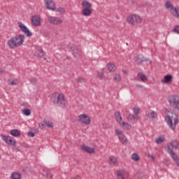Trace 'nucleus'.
Segmentation results:
<instances>
[{
    "label": "nucleus",
    "instance_id": "obj_12",
    "mask_svg": "<svg viewBox=\"0 0 179 179\" xmlns=\"http://www.w3.org/2000/svg\"><path fill=\"white\" fill-rule=\"evenodd\" d=\"M48 20L51 24H56L57 26L62 23V20L59 17H49Z\"/></svg>",
    "mask_w": 179,
    "mask_h": 179
},
{
    "label": "nucleus",
    "instance_id": "obj_2",
    "mask_svg": "<svg viewBox=\"0 0 179 179\" xmlns=\"http://www.w3.org/2000/svg\"><path fill=\"white\" fill-rule=\"evenodd\" d=\"M24 43V36L20 34L15 36H13L8 41L7 44L11 50L20 47Z\"/></svg>",
    "mask_w": 179,
    "mask_h": 179
},
{
    "label": "nucleus",
    "instance_id": "obj_22",
    "mask_svg": "<svg viewBox=\"0 0 179 179\" xmlns=\"http://www.w3.org/2000/svg\"><path fill=\"white\" fill-rule=\"evenodd\" d=\"M137 76L139 78V79H141V82H146L148 80L146 76L141 72L138 73Z\"/></svg>",
    "mask_w": 179,
    "mask_h": 179
},
{
    "label": "nucleus",
    "instance_id": "obj_49",
    "mask_svg": "<svg viewBox=\"0 0 179 179\" xmlns=\"http://www.w3.org/2000/svg\"><path fill=\"white\" fill-rule=\"evenodd\" d=\"M74 179H80V176H76L74 178Z\"/></svg>",
    "mask_w": 179,
    "mask_h": 179
},
{
    "label": "nucleus",
    "instance_id": "obj_1",
    "mask_svg": "<svg viewBox=\"0 0 179 179\" xmlns=\"http://www.w3.org/2000/svg\"><path fill=\"white\" fill-rule=\"evenodd\" d=\"M166 116H165V121L168 124L169 128H171L173 131L176 129V126L178 124V117L177 114L171 109L166 110Z\"/></svg>",
    "mask_w": 179,
    "mask_h": 179
},
{
    "label": "nucleus",
    "instance_id": "obj_23",
    "mask_svg": "<svg viewBox=\"0 0 179 179\" xmlns=\"http://www.w3.org/2000/svg\"><path fill=\"white\" fill-rule=\"evenodd\" d=\"M170 146H171L173 149H178L179 146V142L177 140H175L171 143H169Z\"/></svg>",
    "mask_w": 179,
    "mask_h": 179
},
{
    "label": "nucleus",
    "instance_id": "obj_40",
    "mask_svg": "<svg viewBox=\"0 0 179 179\" xmlns=\"http://www.w3.org/2000/svg\"><path fill=\"white\" fill-rule=\"evenodd\" d=\"M128 120L129 121H132V120H135V115H134L132 114L129 115Z\"/></svg>",
    "mask_w": 179,
    "mask_h": 179
},
{
    "label": "nucleus",
    "instance_id": "obj_35",
    "mask_svg": "<svg viewBox=\"0 0 179 179\" xmlns=\"http://www.w3.org/2000/svg\"><path fill=\"white\" fill-rule=\"evenodd\" d=\"M22 113H23V114H24V115H27V116H29L31 114L30 110H29L27 108H24L22 110Z\"/></svg>",
    "mask_w": 179,
    "mask_h": 179
},
{
    "label": "nucleus",
    "instance_id": "obj_15",
    "mask_svg": "<svg viewBox=\"0 0 179 179\" xmlns=\"http://www.w3.org/2000/svg\"><path fill=\"white\" fill-rule=\"evenodd\" d=\"M116 176L117 179H125L127 171L125 170H119L116 172Z\"/></svg>",
    "mask_w": 179,
    "mask_h": 179
},
{
    "label": "nucleus",
    "instance_id": "obj_37",
    "mask_svg": "<svg viewBox=\"0 0 179 179\" xmlns=\"http://www.w3.org/2000/svg\"><path fill=\"white\" fill-rule=\"evenodd\" d=\"M43 177H45V178L50 179L52 178V175L45 172V173H43Z\"/></svg>",
    "mask_w": 179,
    "mask_h": 179
},
{
    "label": "nucleus",
    "instance_id": "obj_9",
    "mask_svg": "<svg viewBox=\"0 0 179 179\" xmlns=\"http://www.w3.org/2000/svg\"><path fill=\"white\" fill-rule=\"evenodd\" d=\"M115 135L118 136L120 141L122 143V145H127L128 143V141L127 140V137L122 134V131L116 129Z\"/></svg>",
    "mask_w": 179,
    "mask_h": 179
},
{
    "label": "nucleus",
    "instance_id": "obj_38",
    "mask_svg": "<svg viewBox=\"0 0 179 179\" xmlns=\"http://www.w3.org/2000/svg\"><path fill=\"white\" fill-rule=\"evenodd\" d=\"M173 33H176L177 34H179V25L175 26V27L173 29Z\"/></svg>",
    "mask_w": 179,
    "mask_h": 179
},
{
    "label": "nucleus",
    "instance_id": "obj_3",
    "mask_svg": "<svg viewBox=\"0 0 179 179\" xmlns=\"http://www.w3.org/2000/svg\"><path fill=\"white\" fill-rule=\"evenodd\" d=\"M53 103L56 107H61L62 108H65L68 106L65 96L62 94H59L56 98H54Z\"/></svg>",
    "mask_w": 179,
    "mask_h": 179
},
{
    "label": "nucleus",
    "instance_id": "obj_10",
    "mask_svg": "<svg viewBox=\"0 0 179 179\" xmlns=\"http://www.w3.org/2000/svg\"><path fill=\"white\" fill-rule=\"evenodd\" d=\"M69 48L74 57H78L82 55V52L78 48V46L71 44L69 45Z\"/></svg>",
    "mask_w": 179,
    "mask_h": 179
},
{
    "label": "nucleus",
    "instance_id": "obj_11",
    "mask_svg": "<svg viewBox=\"0 0 179 179\" xmlns=\"http://www.w3.org/2000/svg\"><path fill=\"white\" fill-rule=\"evenodd\" d=\"M18 26L21 31H23V33H25V34H27V37H31L33 36V34L29 30L27 27H26L22 22H18Z\"/></svg>",
    "mask_w": 179,
    "mask_h": 179
},
{
    "label": "nucleus",
    "instance_id": "obj_48",
    "mask_svg": "<svg viewBox=\"0 0 179 179\" xmlns=\"http://www.w3.org/2000/svg\"><path fill=\"white\" fill-rule=\"evenodd\" d=\"M137 87H140L141 89H143V85H137Z\"/></svg>",
    "mask_w": 179,
    "mask_h": 179
},
{
    "label": "nucleus",
    "instance_id": "obj_28",
    "mask_svg": "<svg viewBox=\"0 0 179 179\" xmlns=\"http://www.w3.org/2000/svg\"><path fill=\"white\" fill-rule=\"evenodd\" d=\"M165 8H166V9H169V10H171V12H172V10H174V7L171 4V3H170V1L166 2Z\"/></svg>",
    "mask_w": 179,
    "mask_h": 179
},
{
    "label": "nucleus",
    "instance_id": "obj_29",
    "mask_svg": "<svg viewBox=\"0 0 179 179\" xmlns=\"http://www.w3.org/2000/svg\"><path fill=\"white\" fill-rule=\"evenodd\" d=\"M107 66L109 72H114V71H115V66L114 64L109 63Z\"/></svg>",
    "mask_w": 179,
    "mask_h": 179
},
{
    "label": "nucleus",
    "instance_id": "obj_33",
    "mask_svg": "<svg viewBox=\"0 0 179 179\" xmlns=\"http://www.w3.org/2000/svg\"><path fill=\"white\" fill-rule=\"evenodd\" d=\"M113 78L115 82H121V76L120 74H115Z\"/></svg>",
    "mask_w": 179,
    "mask_h": 179
},
{
    "label": "nucleus",
    "instance_id": "obj_45",
    "mask_svg": "<svg viewBox=\"0 0 179 179\" xmlns=\"http://www.w3.org/2000/svg\"><path fill=\"white\" fill-rule=\"evenodd\" d=\"M28 135L29 136H31L32 138L34 137V136H35V134H34V132H33V131H29L28 132Z\"/></svg>",
    "mask_w": 179,
    "mask_h": 179
},
{
    "label": "nucleus",
    "instance_id": "obj_34",
    "mask_svg": "<svg viewBox=\"0 0 179 179\" xmlns=\"http://www.w3.org/2000/svg\"><path fill=\"white\" fill-rule=\"evenodd\" d=\"M131 159L134 160V162H138V160H139V156L137 155L136 153H134L131 155Z\"/></svg>",
    "mask_w": 179,
    "mask_h": 179
},
{
    "label": "nucleus",
    "instance_id": "obj_25",
    "mask_svg": "<svg viewBox=\"0 0 179 179\" xmlns=\"http://www.w3.org/2000/svg\"><path fill=\"white\" fill-rule=\"evenodd\" d=\"M10 134L13 136H20V131L17 129H13L10 131Z\"/></svg>",
    "mask_w": 179,
    "mask_h": 179
},
{
    "label": "nucleus",
    "instance_id": "obj_4",
    "mask_svg": "<svg viewBox=\"0 0 179 179\" xmlns=\"http://www.w3.org/2000/svg\"><path fill=\"white\" fill-rule=\"evenodd\" d=\"M168 103H169L171 107L174 110L179 111V96L176 95H170L167 98Z\"/></svg>",
    "mask_w": 179,
    "mask_h": 179
},
{
    "label": "nucleus",
    "instance_id": "obj_24",
    "mask_svg": "<svg viewBox=\"0 0 179 179\" xmlns=\"http://www.w3.org/2000/svg\"><path fill=\"white\" fill-rule=\"evenodd\" d=\"M91 13H92V10H90V8H83L82 10V14L84 16H90Z\"/></svg>",
    "mask_w": 179,
    "mask_h": 179
},
{
    "label": "nucleus",
    "instance_id": "obj_18",
    "mask_svg": "<svg viewBox=\"0 0 179 179\" xmlns=\"http://www.w3.org/2000/svg\"><path fill=\"white\" fill-rule=\"evenodd\" d=\"M173 80V76L166 75L164 77V79L162 80V83H170Z\"/></svg>",
    "mask_w": 179,
    "mask_h": 179
},
{
    "label": "nucleus",
    "instance_id": "obj_41",
    "mask_svg": "<svg viewBox=\"0 0 179 179\" xmlns=\"http://www.w3.org/2000/svg\"><path fill=\"white\" fill-rule=\"evenodd\" d=\"M30 83L32 85H36L37 83V80L36 78H32V79L30 80Z\"/></svg>",
    "mask_w": 179,
    "mask_h": 179
},
{
    "label": "nucleus",
    "instance_id": "obj_27",
    "mask_svg": "<svg viewBox=\"0 0 179 179\" xmlns=\"http://www.w3.org/2000/svg\"><path fill=\"white\" fill-rule=\"evenodd\" d=\"M117 162V158L114 156H110L108 159L109 164H115Z\"/></svg>",
    "mask_w": 179,
    "mask_h": 179
},
{
    "label": "nucleus",
    "instance_id": "obj_13",
    "mask_svg": "<svg viewBox=\"0 0 179 179\" xmlns=\"http://www.w3.org/2000/svg\"><path fill=\"white\" fill-rule=\"evenodd\" d=\"M32 24L35 27H38L41 24V17L38 15H34L31 18Z\"/></svg>",
    "mask_w": 179,
    "mask_h": 179
},
{
    "label": "nucleus",
    "instance_id": "obj_51",
    "mask_svg": "<svg viewBox=\"0 0 179 179\" xmlns=\"http://www.w3.org/2000/svg\"><path fill=\"white\" fill-rule=\"evenodd\" d=\"M134 120H138V116L134 115Z\"/></svg>",
    "mask_w": 179,
    "mask_h": 179
},
{
    "label": "nucleus",
    "instance_id": "obj_44",
    "mask_svg": "<svg viewBox=\"0 0 179 179\" xmlns=\"http://www.w3.org/2000/svg\"><path fill=\"white\" fill-rule=\"evenodd\" d=\"M46 127H48V128H52V122H46Z\"/></svg>",
    "mask_w": 179,
    "mask_h": 179
},
{
    "label": "nucleus",
    "instance_id": "obj_47",
    "mask_svg": "<svg viewBox=\"0 0 179 179\" xmlns=\"http://www.w3.org/2000/svg\"><path fill=\"white\" fill-rule=\"evenodd\" d=\"M10 85H11L12 86H13V85H16V83H15V81H11V82L10 83Z\"/></svg>",
    "mask_w": 179,
    "mask_h": 179
},
{
    "label": "nucleus",
    "instance_id": "obj_7",
    "mask_svg": "<svg viewBox=\"0 0 179 179\" xmlns=\"http://www.w3.org/2000/svg\"><path fill=\"white\" fill-rule=\"evenodd\" d=\"M1 139H3L8 145H11L12 146L16 145V140H15L13 137L1 134Z\"/></svg>",
    "mask_w": 179,
    "mask_h": 179
},
{
    "label": "nucleus",
    "instance_id": "obj_43",
    "mask_svg": "<svg viewBox=\"0 0 179 179\" xmlns=\"http://www.w3.org/2000/svg\"><path fill=\"white\" fill-rule=\"evenodd\" d=\"M57 12H60V13H65V10L63 8H59L57 9Z\"/></svg>",
    "mask_w": 179,
    "mask_h": 179
},
{
    "label": "nucleus",
    "instance_id": "obj_6",
    "mask_svg": "<svg viewBox=\"0 0 179 179\" xmlns=\"http://www.w3.org/2000/svg\"><path fill=\"white\" fill-rule=\"evenodd\" d=\"M134 61L137 65H142V62H150V64H152V61L149 60L148 58L143 57L142 55H138L134 57Z\"/></svg>",
    "mask_w": 179,
    "mask_h": 179
},
{
    "label": "nucleus",
    "instance_id": "obj_17",
    "mask_svg": "<svg viewBox=\"0 0 179 179\" xmlns=\"http://www.w3.org/2000/svg\"><path fill=\"white\" fill-rule=\"evenodd\" d=\"M35 55L36 57H39V58H44L45 61L47 59L45 57V52H43V50H37L35 52Z\"/></svg>",
    "mask_w": 179,
    "mask_h": 179
},
{
    "label": "nucleus",
    "instance_id": "obj_5",
    "mask_svg": "<svg viewBox=\"0 0 179 179\" xmlns=\"http://www.w3.org/2000/svg\"><path fill=\"white\" fill-rule=\"evenodd\" d=\"M127 22L132 26H135L137 23L142 22V17L136 14H133L127 17Z\"/></svg>",
    "mask_w": 179,
    "mask_h": 179
},
{
    "label": "nucleus",
    "instance_id": "obj_46",
    "mask_svg": "<svg viewBox=\"0 0 179 179\" xmlns=\"http://www.w3.org/2000/svg\"><path fill=\"white\" fill-rule=\"evenodd\" d=\"M77 82H78V83H82L83 82V78H79L77 80Z\"/></svg>",
    "mask_w": 179,
    "mask_h": 179
},
{
    "label": "nucleus",
    "instance_id": "obj_39",
    "mask_svg": "<svg viewBox=\"0 0 179 179\" xmlns=\"http://www.w3.org/2000/svg\"><path fill=\"white\" fill-rule=\"evenodd\" d=\"M133 111L136 115H138L139 114V111H141V110L139 109V108H133Z\"/></svg>",
    "mask_w": 179,
    "mask_h": 179
},
{
    "label": "nucleus",
    "instance_id": "obj_16",
    "mask_svg": "<svg viewBox=\"0 0 179 179\" xmlns=\"http://www.w3.org/2000/svg\"><path fill=\"white\" fill-rule=\"evenodd\" d=\"M81 149H83V150L84 152H86L87 153H90V154L94 153V148H90L85 145L81 146Z\"/></svg>",
    "mask_w": 179,
    "mask_h": 179
},
{
    "label": "nucleus",
    "instance_id": "obj_21",
    "mask_svg": "<svg viewBox=\"0 0 179 179\" xmlns=\"http://www.w3.org/2000/svg\"><path fill=\"white\" fill-rule=\"evenodd\" d=\"M82 5L84 9H90V8H92V3H89L87 1H83Z\"/></svg>",
    "mask_w": 179,
    "mask_h": 179
},
{
    "label": "nucleus",
    "instance_id": "obj_36",
    "mask_svg": "<svg viewBox=\"0 0 179 179\" xmlns=\"http://www.w3.org/2000/svg\"><path fill=\"white\" fill-rule=\"evenodd\" d=\"M173 162H176V163L179 166V157L176 155L172 157Z\"/></svg>",
    "mask_w": 179,
    "mask_h": 179
},
{
    "label": "nucleus",
    "instance_id": "obj_30",
    "mask_svg": "<svg viewBox=\"0 0 179 179\" xmlns=\"http://www.w3.org/2000/svg\"><path fill=\"white\" fill-rule=\"evenodd\" d=\"M164 136H160V137H158L156 140H155V143L157 144V145H160V143H163V142H164Z\"/></svg>",
    "mask_w": 179,
    "mask_h": 179
},
{
    "label": "nucleus",
    "instance_id": "obj_32",
    "mask_svg": "<svg viewBox=\"0 0 179 179\" xmlns=\"http://www.w3.org/2000/svg\"><path fill=\"white\" fill-rule=\"evenodd\" d=\"M148 114H150L151 118L153 120H155V118H157V113L155 110H150Z\"/></svg>",
    "mask_w": 179,
    "mask_h": 179
},
{
    "label": "nucleus",
    "instance_id": "obj_42",
    "mask_svg": "<svg viewBox=\"0 0 179 179\" xmlns=\"http://www.w3.org/2000/svg\"><path fill=\"white\" fill-rule=\"evenodd\" d=\"M98 78H99V79H103V76L104 75V73L103 72H98Z\"/></svg>",
    "mask_w": 179,
    "mask_h": 179
},
{
    "label": "nucleus",
    "instance_id": "obj_50",
    "mask_svg": "<svg viewBox=\"0 0 179 179\" xmlns=\"http://www.w3.org/2000/svg\"><path fill=\"white\" fill-rule=\"evenodd\" d=\"M150 157L152 159V160H155V157L153 155H151Z\"/></svg>",
    "mask_w": 179,
    "mask_h": 179
},
{
    "label": "nucleus",
    "instance_id": "obj_14",
    "mask_svg": "<svg viewBox=\"0 0 179 179\" xmlns=\"http://www.w3.org/2000/svg\"><path fill=\"white\" fill-rule=\"evenodd\" d=\"M45 3L47 9H49L50 10H55V9H57L55 3H54L52 0H45Z\"/></svg>",
    "mask_w": 179,
    "mask_h": 179
},
{
    "label": "nucleus",
    "instance_id": "obj_8",
    "mask_svg": "<svg viewBox=\"0 0 179 179\" xmlns=\"http://www.w3.org/2000/svg\"><path fill=\"white\" fill-rule=\"evenodd\" d=\"M78 120L79 122H82V124H85V125L90 124V117L85 114L79 115Z\"/></svg>",
    "mask_w": 179,
    "mask_h": 179
},
{
    "label": "nucleus",
    "instance_id": "obj_20",
    "mask_svg": "<svg viewBox=\"0 0 179 179\" xmlns=\"http://www.w3.org/2000/svg\"><path fill=\"white\" fill-rule=\"evenodd\" d=\"M167 153H169V156H171V157H173V156L176 155V153H174V151H173V147H170V144L167 145Z\"/></svg>",
    "mask_w": 179,
    "mask_h": 179
},
{
    "label": "nucleus",
    "instance_id": "obj_26",
    "mask_svg": "<svg viewBox=\"0 0 179 179\" xmlns=\"http://www.w3.org/2000/svg\"><path fill=\"white\" fill-rule=\"evenodd\" d=\"M10 178L11 179H21L22 176H20V173L14 172L11 174Z\"/></svg>",
    "mask_w": 179,
    "mask_h": 179
},
{
    "label": "nucleus",
    "instance_id": "obj_31",
    "mask_svg": "<svg viewBox=\"0 0 179 179\" xmlns=\"http://www.w3.org/2000/svg\"><path fill=\"white\" fill-rule=\"evenodd\" d=\"M122 128H124V129H131L132 128V127L129 125V124L125 122H122Z\"/></svg>",
    "mask_w": 179,
    "mask_h": 179
},
{
    "label": "nucleus",
    "instance_id": "obj_19",
    "mask_svg": "<svg viewBox=\"0 0 179 179\" xmlns=\"http://www.w3.org/2000/svg\"><path fill=\"white\" fill-rule=\"evenodd\" d=\"M115 118L117 122H119L120 124H122V117H121V113H120V111L115 112Z\"/></svg>",
    "mask_w": 179,
    "mask_h": 179
}]
</instances>
